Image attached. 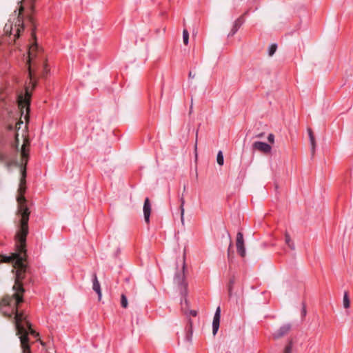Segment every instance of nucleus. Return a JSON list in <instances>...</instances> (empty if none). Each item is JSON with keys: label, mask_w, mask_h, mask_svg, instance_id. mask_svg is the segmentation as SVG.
Wrapping results in <instances>:
<instances>
[{"label": "nucleus", "mask_w": 353, "mask_h": 353, "mask_svg": "<svg viewBox=\"0 0 353 353\" xmlns=\"http://www.w3.org/2000/svg\"><path fill=\"white\" fill-rule=\"evenodd\" d=\"M27 171L25 167L20 168V182L17 190V231L14 236L15 252L10 255L0 254V263H12L14 274L15 284L13 290L15 291L12 297H4L0 304V312L6 317L13 319L16 322L17 315L21 316L23 319H28V316L23 310H19V305L23 302V280L28 272V266L26 263L27 249L26 237L29 233L28 221L30 218V208L28 201L25 196L26 192Z\"/></svg>", "instance_id": "nucleus-1"}, {"label": "nucleus", "mask_w": 353, "mask_h": 353, "mask_svg": "<svg viewBox=\"0 0 353 353\" xmlns=\"http://www.w3.org/2000/svg\"><path fill=\"white\" fill-rule=\"evenodd\" d=\"M30 29L26 30L23 12L15 10L10 16L6 23L3 31L9 37L10 41L14 42L20 51L27 54L26 65L28 67V77L26 81V91L25 94L17 93L16 98L19 108L25 117L30 111L31 94L30 88H34L39 78H46L50 73L47 64V59L43 48L39 45L35 34L36 27L31 20Z\"/></svg>", "instance_id": "nucleus-2"}, {"label": "nucleus", "mask_w": 353, "mask_h": 353, "mask_svg": "<svg viewBox=\"0 0 353 353\" xmlns=\"http://www.w3.org/2000/svg\"><path fill=\"white\" fill-rule=\"evenodd\" d=\"M19 314L17 315L14 327L17 330V334L19 336L20 341V347L21 353H32L30 336H32L37 341H39L40 343L45 347L46 344L39 339V334L33 329L31 323L28 319H23Z\"/></svg>", "instance_id": "nucleus-3"}, {"label": "nucleus", "mask_w": 353, "mask_h": 353, "mask_svg": "<svg viewBox=\"0 0 353 353\" xmlns=\"http://www.w3.org/2000/svg\"><path fill=\"white\" fill-rule=\"evenodd\" d=\"M185 259H183L182 270L181 271H176L174 276V282L179 287L180 294L181 296V303L184 300L185 303L188 305V284L185 280Z\"/></svg>", "instance_id": "nucleus-4"}, {"label": "nucleus", "mask_w": 353, "mask_h": 353, "mask_svg": "<svg viewBox=\"0 0 353 353\" xmlns=\"http://www.w3.org/2000/svg\"><path fill=\"white\" fill-rule=\"evenodd\" d=\"M236 251L239 256L244 257L246 254V249L245 247L243 234L240 231H239L236 234Z\"/></svg>", "instance_id": "nucleus-5"}, {"label": "nucleus", "mask_w": 353, "mask_h": 353, "mask_svg": "<svg viewBox=\"0 0 353 353\" xmlns=\"http://www.w3.org/2000/svg\"><path fill=\"white\" fill-rule=\"evenodd\" d=\"M252 148L263 154H268L272 151V147L269 143L261 141H254L252 143Z\"/></svg>", "instance_id": "nucleus-6"}, {"label": "nucleus", "mask_w": 353, "mask_h": 353, "mask_svg": "<svg viewBox=\"0 0 353 353\" xmlns=\"http://www.w3.org/2000/svg\"><path fill=\"white\" fill-rule=\"evenodd\" d=\"M221 313V307L219 306L216 309L212 321V334L214 336L217 334L220 327Z\"/></svg>", "instance_id": "nucleus-7"}, {"label": "nucleus", "mask_w": 353, "mask_h": 353, "mask_svg": "<svg viewBox=\"0 0 353 353\" xmlns=\"http://www.w3.org/2000/svg\"><path fill=\"white\" fill-rule=\"evenodd\" d=\"M292 325L290 323H286L281 325L277 330L273 333V337L275 339H278L285 335H286L290 330Z\"/></svg>", "instance_id": "nucleus-8"}, {"label": "nucleus", "mask_w": 353, "mask_h": 353, "mask_svg": "<svg viewBox=\"0 0 353 353\" xmlns=\"http://www.w3.org/2000/svg\"><path fill=\"white\" fill-rule=\"evenodd\" d=\"M143 216L145 221L148 223L151 214V203L148 197L145 199L143 207Z\"/></svg>", "instance_id": "nucleus-9"}, {"label": "nucleus", "mask_w": 353, "mask_h": 353, "mask_svg": "<svg viewBox=\"0 0 353 353\" xmlns=\"http://www.w3.org/2000/svg\"><path fill=\"white\" fill-rule=\"evenodd\" d=\"M92 290L97 293L99 300L101 299L102 293L101 289V285L97 276V274L94 273L92 276Z\"/></svg>", "instance_id": "nucleus-10"}, {"label": "nucleus", "mask_w": 353, "mask_h": 353, "mask_svg": "<svg viewBox=\"0 0 353 353\" xmlns=\"http://www.w3.org/2000/svg\"><path fill=\"white\" fill-rule=\"evenodd\" d=\"M244 23V19L243 17H239L237 19H236L234 22L233 26L231 29V31L228 33V37H233L239 30L240 27L242 26V24Z\"/></svg>", "instance_id": "nucleus-11"}, {"label": "nucleus", "mask_w": 353, "mask_h": 353, "mask_svg": "<svg viewBox=\"0 0 353 353\" xmlns=\"http://www.w3.org/2000/svg\"><path fill=\"white\" fill-rule=\"evenodd\" d=\"M193 336V325L192 321L190 319H188V324L185 326V341L191 343Z\"/></svg>", "instance_id": "nucleus-12"}, {"label": "nucleus", "mask_w": 353, "mask_h": 353, "mask_svg": "<svg viewBox=\"0 0 353 353\" xmlns=\"http://www.w3.org/2000/svg\"><path fill=\"white\" fill-rule=\"evenodd\" d=\"M344 85H347L349 88H353V66L350 67L345 71Z\"/></svg>", "instance_id": "nucleus-13"}, {"label": "nucleus", "mask_w": 353, "mask_h": 353, "mask_svg": "<svg viewBox=\"0 0 353 353\" xmlns=\"http://www.w3.org/2000/svg\"><path fill=\"white\" fill-rule=\"evenodd\" d=\"M307 132H308L309 139H310V145H311L312 154H314V152H315V148H316L315 137H314L313 132L311 129H308Z\"/></svg>", "instance_id": "nucleus-14"}, {"label": "nucleus", "mask_w": 353, "mask_h": 353, "mask_svg": "<svg viewBox=\"0 0 353 353\" xmlns=\"http://www.w3.org/2000/svg\"><path fill=\"white\" fill-rule=\"evenodd\" d=\"M184 205H185V199H184L183 194L182 196L180 198V207H179L180 214H181V220L182 223H183V221H184Z\"/></svg>", "instance_id": "nucleus-15"}, {"label": "nucleus", "mask_w": 353, "mask_h": 353, "mask_svg": "<svg viewBox=\"0 0 353 353\" xmlns=\"http://www.w3.org/2000/svg\"><path fill=\"white\" fill-rule=\"evenodd\" d=\"M343 305L344 308H349L350 305V301L348 295V292L347 291L344 292L343 299Z\"/></svg>", "instance_id": "nucleus-16"}, {"label": "nucleus", "mask_w": 353, "mask_h": 353, "mask_svg": "<svg viewBox=\"0 0 353 353\" xmlns=\"http://www.w3.org/2000/svg\"><path fill=\"white\" fill-rule=\"evenodd\" d=\"M234 284V279H230L228 282V284L227 285L228 296L230 298H231L232 296V290H233Z\"/></svg>", "instance_id": "nucleus-17"}, {"label": "nucleus", "mask_w": 353, "mask_h": 353, "mask_svg": "<svg viewBox=\"0 0 353 353\" xmlns=\"http://www.w3.org/2000/svg\"><path fill=\"white\" fill-rule=\"evenodd\" d=\"M285 243L288 245V246L291 250L295 249V245H294V243L292 241L290 236L288 234H286L285 235Z\"/></svg>", "instance_id": "nucleus-18"}, {"label": "nucleus", "mask_w": 353, "mask_h": 353, "mask_svg": "<svg viewBox=\"0 0 353 353\" xmlns=\"http://www.w3.org/2000/svg\"><path fill=\"white\" fill-rule=\"evenodd\" d=\"M216 162L220 166H222L224 163L223 154L221 150H219L217 153Z\"/></svg>", "instance_id": "nucleus-19"}, {"label": "nucleus", "mask_w": 353, "mask_h": 353, "mask_svg": "<svg viewBox=\"0 0 353 353\" xmlns=\"http://www.w3.org/2000/svg\"><path fill=\"white\" fill-rule=\"evenodd\" d=\"M277 50V44L276 43H272L270 45L268 49V52L269 56L272 57L274 54Z\"/></svg>", "instance_id": "nucleus-20"}, {"label": "nucleus", "mask_w": 353, "mask_h": 353, "mask_svg": "<svg viewBox=\"0 0 353 353\" xmlns=\"http://www.w3.org/2000/svg\"><path fill=\"white\" fill-rule=\"evenodd\" d=\"M121 305L123 308H127L128 306V299L124 294L121 295Z\"/></svg>", "instance_id": "nucleus-21"}, {"label": "nucleus", "mask_w": 353, "mask_h": 353, "mask_svg": "<svg viewBox=\"0 0 353 353\" xmlns=\"http://www.w3.org/2000/svg\"><path fill=\"white\" fill-rule=\"evenodd\" d=\"M183 41L185 45H188L189 43V32L186 29L183 31Z\"/></svg>", "instance_id": "nucleus-22"}, {"label": "nucleus", "mask_w": 353, "mask_h": 353, "mask_svg": "<svg viewBox=\"0 0 353 353\" xmlns=\"http://www.w3.org/2000/svg\"><path fill=\"white\" fill-rule=\"evenodd\" d=\"M292 349V343H289L285 346L283 353H291Z\"/></svg>", "instance_id": "nucleus-23"}, {"label": "nucleus", "mask_w": 353, "mask_h": 353, "mask_svg": "<svg viewBox=\"0 0 353 353\" xmlns=\"http://www.w3.org/2000/svg\"><path fill=\"white\" fill-rule=\"evenodd\" d=\"M267 139L269 143H274V135L272 133H270L267 137Z\"/></svg>", "instance_id": "nucleus-24"}, {"label": "nucleus", "mask_w": 353, "mask_h": 353, "mask_svg": "<svg viewBox=\"0 0 353 353\" xmlns=\"http://www.w3.org/2000/svg\"><path fill=\"white\" fill-rule=\"evenodd\" d=\"M306 314H307L306 307H305V305L303 304L302 310H301V316H302V318L305 316Z\"/></svg>", "instance_id": "nucleus-25"}, {"label": "nucleus", "mask_w": 353, "mask_h": 353, "mask_svg": "<svg viewBox=\"0 0 353 353\" xmlns=\"http://www.w3.org/2000/svg\"><path fill=\"white\" fill-rule=\"evenodd\" d=\"M7 159V155L0 152V161H3Z\"/></svg>", "instance_id": "nucleus-26"}, {"label": "nucleus", "mask_w": 353, "mask_h": 353, "mask_svg": "<svg viewBox=\"0 0 353 353\" xmlns=\"http://www.w3.org/2000/svg\"><path fill=\"white\" fill-rule=\"evenodd\" d=\"M189 314L193 316H196L197 315V312L194 310H190L189 311Z\"/></svg>", "instance_id": "nucleus-27"}, {"label": "nucleus", "mask_w": 353, "mask_h": 353, "mask_svg": "<svg viewBox=\"0 0 353 353\" xmlns=\"http://www.w3.org/2000/svg\"><path fill=\"white\" fill-rule=\"evenodd\" d=\"M188 77H189V79H194V74H193L192 72L190 71L188 74Z\"/></svg>", "instance_id": "nucleus-28"}, {"label": "nucleus", "mask_w": 353, "mask_h": 353, "mask_svg": "<svg viewBox=\"0 0 353 353\" xmlns=\"http://www.w3.org/2000/svg\"><path fill=\"white\" fill-rule=\"evenodd\" d=\"M8 129H9V130H10V131H14V129H15V128H14L12 125H9V126H8Z\"/></svg>", "instance_id": "nucleus-29"}, {"label": "nucleus", "mask_w": 353, "mask_h": 353, "mask_svg": "<svg viewBox=\"0 0 353 353\" xmlns=\"http://www.w3.org/2000/svg\"><path fill=\"white\" fill-rule=\"evenodd\" d=\"M185 190H186V185L184 184V185H183V192H185Z\"/></svg>", "instance_id": "nucleus-30"}, {"label": "nucleus", "mask_w": 353, "mask_h": 353, "mask_svg": "<svg viewBox=\"0 0 353 353\" xmlns=\"http://www.w3.org/2000/svg\"><path fill=\"white\" fill-rule=\"evenodd\" d=\"M230 247H231V244L230 245V247H229V248H228V256H230Z\"/></svg>", "instance_id": "nucleus-31"}, {"label": "nucleus", "mask_w": 353, "mask_h": 353, "mask_svg": "<svg viewBox=\"0 0 353 353\" xmlns=\"http://www.w3.org/2000/svg\"><path fill=\"white\" fill-rule=\"evenodd\" d=\"M262 136H263V134H262V133H261V134H259V135H257V137H261Z\"/></svg>", "instance_id": "nucleus-32"}]
</instances>
